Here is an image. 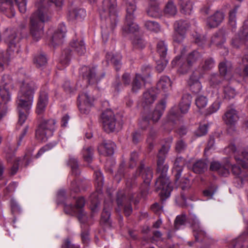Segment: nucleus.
<instances>
[{"label": "nucleus", "instance_id": "nucleus-45", "mask_svg": "<svg viewBox=\"0 0 248 248\" xmlns=\"http://www.w3.org/2000/svg\"><path fill=\"white\" fill-rule=\"evenodd\" d=\"M111 205V202L109 203L108 207H107L106 203H105V206L101 215V221L104 222V223H107L109 219L110 216V207Z\"/></svg>", "mask_w": 248, "mask_h": 248}, {"label": "nucleus", "instance_id": "nucleus-43", "mask_svg": "<svg viewBox=\"0 0 248 248\" xmlns=\"http://www.w3.org/2000/svg\"><path fill=\"white\" fill-rule=\"evenodd\" d=\"M132 44L135 49L140 50L145 46L146 43L142 38L137 36L133 40Z\"/></svg>", "mask_w": 248, "mask_h": 248}, {"label": "nucleus", "instance_id": "nucleus-57", "mask_svg": "<svg viewBox=\"0 0 248 248\" xmlns=\"http://www.w3.org/2000/svg\"><path fill=\"white\" fill-rule=\"evenodd\" d=\"M181 116L179 111H177L176 108H173L170 112L169 119L173 121L174 118H178Z\"/></svg>", "mask_w": 248, "mask_h": 248}, {"label": "nucleus", "instance_id": "nucleus-2", "mask_svg": "<svg viewBox=\"0 0 248 248\" xmlns=\"http://www.w3.org/2000/svg\"><path fill=\"white\" fill-rule=\"evenodd\" d=\"M169 149V145H163L157 155V171L159 175L156 180V188L158 191L160 190L159 194L162 198L169 197L172 190V186L170 182L169 178L166 175L168 166L163 165L166 155Z\"/></svg>", "mask_w": 248, "mask_h": 248}, {"label": "nucleus", "instance_id": "nucleus-3", "mask_svg": "<svg viewBox=\"0 0 248 248\" xmlns=\"http://www.w3.org/2000/svg\"><path fill=\"white\" fill-rule=\"evenodd\" d=\"M36 87L32 82H23L18 94L17 110L19 113L18 124L21 125L29 114L33 100V93Z\"/></svg>", "mask_w": 248, "mask_h": 248}, {"label": "nucleus", "instance_id": "nucleus-62", "mask_svg": "<svg viewBox=\"0 0 248 248\" xmlns=\"http://www.w3.org/2000/svg\"><path fill=\"white\" fill-rule=\"evenodd\" d=\"M186 217L185 216H178L175 221V227H177L179 225H182L184 223Z\"/></svg>", "mask_w": 248, "mask_h": 248}, {"label": "nucleus", "instance_id": "nucleus-6", "mask_svg": "<svg viewBox=\"0 0 248 248\" xmlns=\"http://www.w3.org/2000/svg\"><path fill=\"white\" fill-rule=\"evenodd\" d=\"M201 57V54L196 50L189 54L186 62H184L182 56H176L171 62L173 66H178L179 72L184 74L186 73L190 67Z\"/></svg>", "mask_w": 248, "mask_h": 248}, {"label": "nucleus", "instance_id": "nucleus-16", "mask_svg": "<svg viewBox=\"0 0 248 248\" xmlns=\"http://www.w3.org/2000/svg\"><path fill=\"white\" fill-rule=\"evenodd\" d=\"M79 101L81 104L79 106V109L81 113L87 114L90 111V108L93 102L92 98L90 97L87 93H81L79 96Z\"/></svg>", "mask_w": 248, "mask_h": 248}, {"label": "nucleus", "instance_id": "nucleus-9", "mask_svg": "<svg viewBox=\"0 0 248 248\" xmlns=\"http://www.w3.org/2000/svg\"><path fill=\"white\" fill-rule=\"evenodd\" d=\"M126 22L123 27V31L125 33H134L139 30V26L133 22L134 19L133 13L136 10L134 3L127 2L126 3Z\"/></svg>", "mask_w": 248, "mask_h": 248}, {"label": "nucleus", "instance_id": "nucleus-28", "mask_svg": "<svg viewBox=\"0 0 248 248\" xmlns=\"http://www.w3.org/2000/svg\"><path fill=\"white\" fill-rule=\"evenodd\" d=\"M188 83L190 89L193 93H198L202 89V85L199 81V78L194 74L190 77Z\"/></svg>", "mask_w": 248, "mask_h": 248}, {"label": "nucleus", "instance_id": "nucleus-55", "mask_svg": "<svg viewBox=\"0 0 248 248\" xmlns=\"http://www.w3.org/2000/svg\"><path fill=\"white\" fill-rule=\"evenodd\" d=\"M173 38L174 42L180 43L183 41L185 38V33L175 31Z\"/></svg>", "mask_w": 248, "mask_h": 248}, {"label": "nucleus", "instance_id": "nucleus-5", "mask_svg": "<svg viewBox=\"0 0 248 248\" xmlns=\"http://www.w3.org/2000/svg\"><path fill=\"white\" fill-rule=\"evenodd\" d=\"M100 17L111 24L113 28L116 23L117 3L116 0H104L99 9Z\"/></svg>", "mask_w": 248, "mask_h": 248}, {"label": "nucleus", "instance_id": "nucleus-53", "mask_svg": "<svg viewBox=\"0 0 248 248\" xmlns=\"http://www.w3.org/2000/svg\"><path fill=\"white\" fill-rule=\"evenodd\" d=\"M220 107L219 103L218 101L214 102L208 108L206 112V114H211L218 110Z\"/></svg>", "mask_w": 248, "mask_h": 248}, {"label": "nucleus", "instance_id": "nucleus-1", "mask_svg": "<svg viewBox=\"0 0 248 248\" xmlns=\"http://www.w3.org/2000/svg\"><path fill=\"white\" fill-rule=\"evenodd\" d=\"M63 0H40L36 6L37 10L31 16L30 31L33 40L38 41L44 34V23L49 18L48 6L54 3L56 6L61 7Z\"/></svg>", "mask_w": 248, "mask_h": 248}, {"label": "nucleus", "instance_id": "nucleus-29", "mask_svg": "<svg viewBox=\"0 0 248 248\" xmlns=\"http://www.w3.org/2000/svg\"><path fill=\"white\" fill-rule=\"evenodd\" d=\"M70 46L80 55L84 54L86 52L85 44L82 40L74 39Z\"/></svg>", "mask_w": 248, "mask_h": 248}, {"label": "nucleus", "instance_id": "nucleus-33", "mask_svg": "<svg viewBox=\"0 0 248 248\" xmlns=\"http://www.w3.org/2000/svg\"><path fill=\"white\" fill-rule=\"evenodd\" d=\"M86 15V11L84 9H75L69 12V17L71 20L81 21L85 17Z\"/></svg>", "mask_w": 248, "mask_h": 248}, {"label": "nucleus", "instance_id": "nucleus-60", "mask_svg": "<svg viewBox=\"0 0 248 248\" xmlns=\"http://www.w3.org/2000/svg\"><path fill=\"white\" fill-rule=\"evenodd\" d=\"M168 61L163 60L162 62H158L156 66V69L159 72H161L166 67Z\"/></svg>", "mask_w": 248, "mask_h": 248}, {"label": "nucleus", "instance_id": "nucleus-46", "mask_svg": "<svg viewBox=\"0 0 248 248\" xmlns=\"http://www.w3.org/2000/svg\"><path fill=\"white\" fill-rule=\"evenodd\" d=\"M69 164L71 166L72 173L77 175L79 173L77 159L75 157H70Z\"/></svg>", "mask_w": 248, "mask_h": 248}, {"label": "nucleus", "instance_id": "nucleus-37", "mask_svg": "<svg viewBox=\"0 0 248 248\" xmlns=\"http://www.w3.org/2000/svg\"><path fill=\"white\" fill-rule=\"evenodd\" d=\"M93 148L91 147L85 146L82 150V155L84 160L88 163L91 162L93 158Z\"/></svg>", "mask_w": 248, "mask_h": 248}, {"label": "nucleus", "instance_id": "nucleus-40", "mask_svg": "<svg viewBox=\"0 0 248 248\" xmlns=\"http://www.w3.org/2000/svg\"><path fill=\"white\" fill-rule=\"evenodd\" d=\"M237 163L241 165L243 168H248V152H242L241 157H235Z\"/></svg>", "mask_w": 248, "mask_h": 248}, {"label": "nucleus", "instance_id": "nucleus-49", "mask_svg": "<svg viewBox=\"0 0 248 248\" xmlns=\"http://www.w3.org/2000/svg\"><path fill=\"white\" fill-rule=\"evenodd\" d=\"M122 56L120 54H117L115 56H112L110 59L111 62L115 66L117 70H119L121 67V60Z\"/></svg>", "mask_w": 248, "mask_h": 248}, {"label": "nucleus", "instance_id": "nucleus-4", "mask_svg": "<svg viewBox=\"0 0 248 248\" xmlns=\"http://www.w3.org/2000/svg\"><path fill=\"white\" fill-rule=\"evenodd\" d=\"M12 86V80L10 76H4L0 87V120L7 112L6 104L11 100V93L9 90Z\"/></svg>", "mask_w": 248, "mask_h": 248}, {"label": "nucleus", "instance_id": "nucleus-17", "mask_svg": "<svg viewBox=\"0 0 248 248\" xmlns=\"http://www.w3.org/2000/svg\"><path fill=\"white\" fill-rule=\"evenodd\" d=\"M66 32V29L65 25L63 24H60L52 36V43L54 45L62 44V39L65 36Z\"/></svg>", "mask_w": 248, "mask_h": 248}, {"label": "nucleus", "instance_id": "nucleus-20", "mask_svg": "<svg viewBox=\"0 0 248 248\" xmlns=\"http://www.w3.org/2000/svg\"><path fill=\"white\" fill-rule=\"evenodd\" d=\"M0 10L2 12H6V15L9 17L14 16L15 12L13 0H0Z\"/></svg>", "mask_w": 248, "mask_h": 248}, {"label": "nucleus", "instance_id": "nucleus-58", "mask_svg": "<svg viewBox=\"0 0 248 248\" xmlns=\"http://www.w3.org/2000/svg\"><path fill=\"white\" fill-rule=\"evenodd\" d=\"M214 65V61L212 58H209L205 60L204 64L203 65L204 69H209L212 68Z\"/></svg>", "mask_w": 248, "mask_h": 248}, {"label": "nucleus", "instance_id": "nucleus-56", "mask_svg": "<svg viewBox=\"0 0 248 248\" xmlns=\"http://www.w3.org/2000/svg\"><path fill=\"white\" fill-rule=\"evenodd\" d=\"M55 145V144H52V143H49L45 146H44L43 147L41 148L40 150L38 151V153L36 155V157L38 158L40 157L44 152H45L46 151H48L50 149H51L52 148H53Z\"/></svg>", "mask_w": 248, "mask_h": 248}, {"label": "nucleus", "instance_id": "nucleus-52", "mask_svg": "<svg viewBox=\"0 0 248 248\" xmlns=\"http://www.w3.org/2000/svg\"><path fill=\"white\" fill-rule=\"evenodd\" d=\"M15 1L19 11L22 13H24L27 9V0H15Z\"/></svg>", "mask_w": 248, "mask_h": 248}, {"label": "nucleus", "instance_id": "nucleus-51", "mask_svg": "<svg viewBox=\"0 0 248 248\" xmlns=\"http://www.w3.org/2000/svg\"><path fill=\"white\" fill-rule=\"evenodd\" d=\"M165 12L169 15H174L177 12V9L172 2H169L166 6Z\"/></svg>", "mask_w": 248, "mask_h": 248}, {"label": "nucleus", "instance_id": "nucleus-21", "mask_svg": "<svg viewBox=\"0 0 248 248\" xmlns=\"http://www.w3.org/2000/svg\"><path fill=\"white\" fill-rule=\"evenodd\" d=\"M115 144L111 141H104L98 148L100 154L104 155H111L114 153Z\"/></svg>", "mask_w": 248, "mask_h": 248}, {"label": "nucleus", "instance_id": "nucleus-44", "mask_svg": "<svg viewBox=\"0 0 248 248\" xmlns=\"http://www.w3.org/2000/svg\"><path fill=\"white\" fill-rule=\"evenodd\" d=\"M157 51L160 57L164 58L167 52V46L165 42L160 41L157 44Z\"/></svg>", "mask_w": 248, "mask_h": 248}, {"label": "nucleus", "instance_id": "nucleus-30", "mask_svg": "<svg viewBox=\"0 0 248 248\" xmlns=\"http://www.w3.org/2000/svg\"><path fill=\"white\" fill-rule=\"evenodd\" d=\"M191 102V96L190 95L186 94L184 95L179 105V110L181 113L184 114L188 111Z\"/></svg>", "mask_w": 248, "mask_h": 248}, {"label": "nucleus", "instance_id": "nucleus-59", "mask_svg": "<svg viewBox=\"0 0 248 248\" xmlns=\"http://www.w3.org/2000/svg\"><path fill=\"white\" fill-rule=\"evenodd\" d=\"M186 145L182 140L178 141L176 144L175 149L178 152H182L186 149Z\"/></svg>", "mask_w": 248, "mask_h": 248}, {"label": "nucleus", "instance_id": "nucleus-22", "mask_svg": "<svg viewBox=\"0 0 248 248\" xmlns=\"http://www.w3.org/2000/svg\"><path fill=\"white\" fill-rule=\"evenodd\" d=\"M156 99V95L153 89H150L144 92L141 100V105L144 108H147L153 104Z\"/></svg>", "mask_w": 248, "mask_h": 248}, {"label": "nucleus", "instance_id": "nucleus-8", "mask_svg": "<svg viewBox=\"0 0 248 248\" xmlns=\"http://www.w3.org/2000/svg\"><path fill=\"white\" fill-rule=\"evenodd\" d=\"M55 124V121L53 119L43 121L36 131L37 139L42 141H46L49 137L52 135Z\"/></svg>", "mask_w": 248, "mask_h": 248}, {"label": "nucleus", "instance_id": "nucleus-39", "mask_svg": "<svg viewBox=\"0 0 248 248\" xmlns=\"http://www.w3.org/2000/svg\"><path fill=\"white\" fill-rule=\"evenodd\" d=\"M175 31L185 33L189 27V24L184 20L177 21L174 24Z\"/></svg>", "mask_w": 248, "mask_h": 248}, {"label": "nucleus", "instance_id": "nucleus-50", "mask_svg": "<svg viewBox=\"0 0 248 248\" xmlns=\"http://www.w3.org/2000/svg\"><path fill=\"white\" fill-rule=\"evenodd\" d=\"M237 7L230 12L229 13V24L233 27L236 26V13L237 12Z\"/></svg>", "mask_w": 248, "mask_h": 248}, {"label": "nucleus", "instance_id": "nucleus-13", "mask_svg": "<svg viewBox=\"0 0 248 248\" xmlns=\"http://www.w3.org/2000/svg\"><path fill=\"white\" fill-rule=\"evenodd\" d=\"M19 40V38L17 37L16 31H11L5 39L8 44L7 53L10 56L14 55L15 53L17 54L19 52V46L17 45Z\"/></svg>", "mask_w": 248, "mask_h": 248}, {"label": "nucleus", "instance_id": "nucleus-26", "mask_svg": "<svg viewBox=\"0 0 248 248\" xmlns=\"http://www.w3.org/2000/svg\"><path fill=\"white\" fill-rule=\"evenodd\" d=\"M185 164V161L182 157H180L176 159L173 168V172L175 174L176 181L180 179Z\"/></svg>", "mask_w": 248, "mask_h": 248}, {"label": "nucleus", "instance_id": "nucleus-7", "mask_svg": "<svg viewBox=\"0 0 248 248\" xmlns=\"http://www.w3.org/2000/svg\"><path fill=\"white\" fill-rule=\"evenodd\" d=\"M95 185L96 186V191L93 193L90 196L91 209L92 212H95L98 210V205L100 200L102 198L101 189L103 185L104 178L101 172L96 170L94 172Z\"/></svg>", "mask_w": 248, "mask_h": 248}, {"label": "nucleus", "instance_id": "nucleus-64", "mask_svg": "<svg viewBox=\"0 0 248 248\" xmlns=\"http://www.w3.org/2000/svg\"><path fill=\"white\" fill-rule=\"evenodd\" d=\"M63 248H79L78 245H75L71 244L69 240H66L65 243L62 245Z\"/></svg>", "mask_w": 248, "mask_h": 248}, {"label": "nucleus", "instance_id": "nucleus-24", "mask_svg": "<svg viewBox=\"0 0 248 248\" xmlns=\"http://www.w3.org/2000/svg\"><path fill=\"white\" fill-rule=\"evenodd\" d=\"M224 15L222 12H217L207 20V25L210 28L217 27L223 20Z\"/></svg>", "mask_w": 248, "mask_h": 248}, {"label": "nucleus", "instance_id": "nucleus-27", "mask_svg": "<svg viewBox=\"0 0 248 248\" xmlns=\"http://www.w3.org/2000/svg\"><path fill=\"white\" fill-rule=\"evenodd\" d=\"M139 171V175H141L144 182L148 186L153 177L152 170L148 167L144 168V165L141 164Z\"/></svg>", "mask_w": 248, "mask_h": 248}, {"label": "nucleus", "instance_id": "nucleus-10", "mask_svg": "<svg viewBox=\"0 0 248 248\" xmlns=\"http://www.w3.org/2000/svg\"><path fill=\"white\" fill-rule=\"evenodd\" d=\"M84 204V199L83 198L80 197L77 200L75 206H73L71 204L66 205L65 206L64 210L67 214L72 215L77 214L79 220L82 223H84L87 219L86 213L82 209Z\"/></svg>", "mask_w": 248, "mask_h": 248}, {"label": "nucleus", "instance_id": "nucleus-63", "mask_svg": "<svg viewBox=\"0 0 248 248\" xmlns=\"http://www.w3.org/2000/svg\"><path fill=\"white\" fill-rule=\"evenodd\" d=\"M232 171L234 175L238 176L241 172V169L239 166L234 165L232 166Z\"/></svg>", "mask_w": 248, "mask_h": 248}, {"label": "nucleus", "instance_id": "nucleus-41", "mask_svg": "<svg viewBox=\"0 0 248 248\" xmlns=\"http://www.w3.org/2000/svg\"><path fill=\"white\" fill-rule=\"evenodd\" d=\"M206 168V164L202 160L197 161L193 166V171L196 173H201L204 172Z\"/></svg>", "mask_w": 248, "mask_h": 248}, {"label": "nucleus", "instance_id": "nucleus-31", "mask_svg": "<svg viewBox=\"0 0 248 248\" xmlns=\"http://www.w3.org/2000/svg\"><path fill=\"white\" fill-rule=\"evenodd\" d=\"M181 7V11L185 15H190L192 13L193 6L191 0H179Z\"/></svg>", "mask_w": 248, "mask_h": 248}, {"label": "nucleus", "instance_id": "nucleus-48", "mask_svg": "<svg viewBox=\"0 0 248 248\" xmlns=\"http://www.w3.org/2000/svg\"><path fill=\"white\" fill-rule=\"evenodd\" d=\"M145 26L148 30L152 31L158 32L160 30L159 25L154 21H148L146 22Z\"/></svg>", "mask_w": 248, "mask_h": 248}, {"label": "nucleus", "instance_id": "nucleus-32", "mask_svg": "<svg viewBox=\"0 0 248 248\" xmlns=\"http://www.w3.org/2000/svg\"><path fill=\"white\" fill-rule=\"evenodd\" d=\"M171 85L170 79L167 76L162 77L157 84V88L164 92H167L170 90Z\"/></svg>", "mask_w": 248, "mask_h": 248}, {"label": "nucleus", "instance_id": "nucleus-61", "mask_svg": "<svg viewBox=\"0 0 248 248\" xmlns=\"http://www.w3.org/2000/svg\"><path fill=\"white\" fill-rule=\"evenodd\" d=\"M223 38V36L221 35V33H219L218 34H216L212 37V42L217 45H219L220 44V41Z\"/></svg>", "mask_w": 248, "mask_h": 248}, {"label": "nucleus", "instance_id": "nucleus-18", "mask_svg": "<svg viewBox=\"0 0 248 248\" xmlns=\"http://www.w3.org/2000/svg\"><path fill=\"white\" fill-rule=\"evenodd\" d=\"M239 119L236 111L233 108L227 109L224 116L223 120L228 125H234Z\"/></svg>", "mask_w": 248, "mask_h": 248}, {"label": "nucleus", "instance_id": "nucleus-25", "mask_svg": "<svg viewBox=\"0 0 248 248\" xmlns=\"http://www.w3.org/2000/svg\"><path fill=\"white\" fill-rule=\"evenodd\" d=\"M47 103V93L45 92H41L37 105L36 113L38 114H40L45 111Z\"/></svg>", "mask_w": 248, "mask_h": 248}, {"label": "nucleus", "instance_id": "nucleus-36", "mask_svg": "<svg viewBox=\"0 0 248 248\" xmlns=\"http://www.w3.org/2000/svg\"><path fill=\"white\" fill-rule=\"evenodd\" d=\"M70 53L71 52L69 50H65L63 52L60 60L59 65L60 69H62V67L66 66L69 64L70 60Z\"/></svg>", "mask_w": 248, "mask_h": 248}, {"label": "nucleus", "instance_id": "nucleus-14", "mask_svg": "<svg viewBox=\"0 0 248 248\" xmlns=\"http://www.w3.org/2000/svg\"><path fill=\"white\" fill-rule=\"evenodd\" d=\"M142 75L136 74L132 82V90L133 92H137L140 90L143 83L145 78L149 76L150 68L147 66H144L141 69Z\"/></svg>", "mask_w": 248, "mask_h": 248}, {"label": "nucleus", "instance_id": "nucleus-42", "mask_svg": "<svg viewBox=\"0 0 248 248\" xmlns=\"http://www.w3.org/2000/svg\"><path fill=\"white\" fill-rule=\"evenodd\" d=\"M46 58L42 54L36 55L34 58V63L38 68L44 66L46 64Z\"/></svg>", "mask_w": 248, "mask_h": 248}, {"label": "nucleus", "instance_id": "nucleus-35", "mask_svg": "<svg viewBox=\"0 0 248 248\" xmlns=\"http://www.w3.org/2000/svg\"><path fill=\"white\" fill-rule=\"evenodd\" d=\"M160 12V9L158 5L154 1H151L147 10L148 15L150 16L156 17L159 16Z\"/></svg>", "mask_w": 248, "mask_h": 248}, {"label": "nucleus", "instance_id": "nucleus-47", "mask_svg": "<svg viewBox=\"0 0 248 248\" xmlns=\"http://www.w3.org/2000/svg\"><path fill=\"white\" fill-rule=\"evenodd\" d=\"M223 94L225 98L230 99L234 97L235 95V92L234 89L230 86H226L224 88Z\"/></svg>", "mask_w": 248, "mask_h": 248}, {"label": "nucleus", "instance_id": "nucleus-15", "mask_svg": "<svg viewBox=\"0 0 248 248\" xmlns=\"http://www.w3.org/2000/svg\"><path fill=\"white\" fill-rule=\"evenodd\" d=\"M83 79L89 84L96 83L99 79L96 76V71L94 67L83 66L81 70Z\"/></svg>", "mask_w": 248, "mask_h": 248}, {"label": "nucleus", "instance_id": "nucleus-11", "mask_svg": "<svg viewBox=\"0 0 248 248\" xmlns=\"http://www.w3.org/2000/svg\"><path fill=\"white\" fill-rule=\"evenodd\" d=\"M165 107V103L164 102L158 104L155 110L149 115L148 118L145 117L143 118L141 123V127L145 128L149 124V120H152L154 123L157 122L161 118Z\"/></svg>", "mask_w": 248, "mask_h": 248}, {"label": "nucleus", "instance_id": "nucleus-34", "mask_svg": "<svg viewBox=\"0 0 248 248\" xmlns=\"http://www.w3.org/2000/svg\"><path fill=\"white\" fill-rule=\"evenodd\" d=\"M210 169L213 171H217L221 175L224 176H227L229 173L228 169L222 166L218 162L214 161L211 163Z\"/></svg>", "mask_w": 248, "mask_h": 248}, {"label": "nucleus", "instance_id": "nucleus-12", "mask_svg": "<svg viewBox=\"0 0 248 248\" xmlns=\"http://www.w3.org/2000/svg\"><path fill=\"white\" fill-rule=\"evenodd\" d=\"M103 128L107 132H113L116 127V119L113 112L109 109L106 110L102 114Z\"/></svg>", "mask_w": 248, "mask_h": 248}, {"label": "nucleus", "instance_id": "nucleus-23", "mask_svg": "<svg viewBox=\"0 0 248 248\" xmlns=\"http://www.w3.org/2000/svg\"><path fill=\"white\" fill-rule=\"evenodd\" d=\"M192 227L194 235L197 241L199 240L201 237L205 235L206 232L196 217L193 219Z\"/></svg>", "mask_w": 248, "mask_h": 248}, {"label": "nucleus", "instance_id": "nucleus-54", "mask_svg": "<svg viewBox=\"0 0 248 248\" xmlns=\"http://www.w3.org/2000/svg\"><path fill=\"white\" fill-rule=\"evenodd\" d=\"M207 132V126L206 124H202L199 126L198 129L195 131V135L197 137H201L205 135Z\"/></svg>", "mask_w": 248, "mask_h": 248}, {"label": "nucleus", "instance_id": "nucleus-19", "mask_svg": "<svg viewBox=\"0 0 248 248\" xmlns=\"http://www.w3.org/2000/svg\"><path fill=\"white\" fill-rule=\"evenodd\" d=\"M220 74L224 77L227 80H229L232 77V64L231 62L227 61L221 62L218 65Z\"/></svg>", "mask_w": 248, "mask_h": 248}, {"label": "nucleus", "instance_id": "nucleus-38", "mask_svg": "<svg viewBox=\"0 0 248 248\" xmlns=\"http://www.w3.org/2000/svg\"><path fill=\"white\" fill-rule=\"evenodd\" d=\"M208 99L203 95L198 96L195 99V104L199 110L204 108L208 104Z\"/></svg>", "mask_w": 248, "mask_h": 248}]
</instances>
